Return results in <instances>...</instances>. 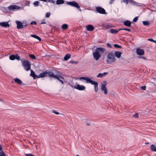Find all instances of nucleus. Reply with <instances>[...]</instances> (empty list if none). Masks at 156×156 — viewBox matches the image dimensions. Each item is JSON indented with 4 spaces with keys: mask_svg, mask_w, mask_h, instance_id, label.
Returning a JSON list of instances; mask_svg holds the SVG:
<instances>
[{
    "mask_svg": "<svg viewBox=\"0 0 156 156\" xmlns=\"http://www.w3.org/2000/svg\"><path fill=\"white\" fill-rule=\"evenodd\" d=\"M106 51V50L101 48H97L95 51L93 53V56L96 60H98L101 57V54Z\"/></svg>",
    "mask_w": 156,
    "mask_h": 156,
    "instance_id": "1",
    "label": "nucleus"
},
{
    "mask_svg": "<svg viewBox=\"0 0 156 156\" xmlns=\"http://www.w3.org/2000/svg\"><path fill=\"white\" fill-rule=\"evenodd\" d=\"M116 61L114 53L111 52L108 54L107 57L106 62L108 64H111L114 63Z\"/></svg>",
    "mask_w": 156,
    "mask_h": 156,
    "instance_id": "2",
    "label": "nucleus"
},
{
    "mask_svg": "<svg viewBox=\"0 0 156 156\" xmlns=\"http://www.w3.org/2000/svg\"><path fill=\"white\" fill-rule=\"evenodd\" d=\"M22 64L26 71H27L30 69L31 65L28 61L26 60H24L22 62Z\"/></svg>",
    "mask_w": 156,
    "mask_h": 156,
    "instance_id": "3",
    "label": "nucleus"
},
{
    "mask_svg": "<svg viewBox=\"0 0 156 156\" xmlns=\"http://www.w3.org/2000/svg\"><path fill=\"white\" fill-rule=\"evenodd\" d=\"M66 4L69 5L71 6L77 8L80 11H81V9H80V6L75 1L69 2H67Z\"/></svg>",
    "mask_w": 156,
    "mask_h": 156,
    "instance_id": "4",
    "label": "nucleus"
},
{
    "mask_svg": "<svg viewBox=\"0 0 156 156\" xmlns=\"http://www.w3.org/2000/svg\"><path fill=\"white\" fill-rule=\"evenodd\" d=\"M77 78L79 79L80 80H81L82 79L86 81V83H90L92 85L95 82V81L91 80L89 77H82Z\"/></svg>",
    "mask_w": 156,
    "mask_h": 156,
    "instance_id": "5",
    "label": "nucleus"
},
{
    "mask_svg": "<svg viewBox=\"0 0 156 156\" xmlns=\"http://www.w3.org/2000/svg\"><path fill=\"white\" fill-rule=\"evenodd\" d=\"M107 84V82L106 81H104L103 83L101 84V89L102 91H103L104 94H106L108 93V90L106 86Z\"/></svg>",
    "mask_w": 156,
    "mask_h": 156,
    "instance_id": "6",
    "label": "nucleus"
},
{
    "mask_svg": "<svg viewBox=\"0 0 156 156\" xmlns=\"http://www.w3.org/2000/svg\"><path fill=\"white\" fill-rule=\"evenodd\" d=\"M96 10L97 12L101 14H106V13L105 9L101 7H96Z\"/></svg>",
    "mask_w": 156,
    "mask_h": 156,
    "instance_id": "7",
    "label": "nucleus"
},
{
    "mask_svg": "<svg viewBox=\"0 0 156 156\" xmlns=\"http://www.w3.org/2000/svg\"><path fill=\"white\" fill-rule=\"evenodd\" d=\"M8 8L9 10L13 11L16 9H19L20 7L16 5H11L9 6Z\"/></svg>",
    "mask_w": 156,
    "mask_h": 156,
    "instance_id": "8",
    "label": "nucleus"
},
{
    "mask_svg": "<svg viewBox=\"0 0 156 156\" xmlns=\"http://www.w3.org/2000/svg\"><path fill=\"white\" fill-rule=\"evenodd\" d=\"M73 88L80 90H84L86 88L83 85H80L79 84H77L76 85L74 86Z\"/></svg>",
    "mask_w": 156,
    "mask_h": 156,
    "instance_id": "9",
    "label": "nucleus"
},
{
    "mask_svg": "<svg viewBox=\"0 0 156 156\" xmlns=\"http://www.w3.org/2000/svg\"><path fill=\"white\" fill-rule=\"evenodd\" d=\"M16 22L17 24V28L18 29L23 28V24L21 22L18 21H16Z\"/></svg>",
    "mask_w": 156,
    "mask_h": 156,
    "instance_id": "10",
    "label": "nucleus"
},
{
    "mask_svg": "<svg viewBox=\"0 0 156 156\" xmlns=\"http://www.w3.org/2000/svg\"><path fill=\"white\" fill-rule=\"evenodd\" d=\"M48 75L50 76L54 77L55 79L58 78V76H57V75H55L54 73L51 71L47 72V75Z\"/></svg>",
    "mask_w": 156,
    "mask_h": 156,
    "instance_id": "11",
    "label": "nucleus"
},
{
    "mask_svg": "<svg viewBox=\"0 0 156 156\" xmlns=\"http://www.w3.org/2000/svg\"><path fill=\"white\" fill-rule=\"evenodd\" d=\"M137 54L139 55H142L144 54V52L143 50L140 48H137L136 50Z\"/></svg>",
    "mask_w": 156,
    "mask_h": 156,
    "instance_id": "12",
    "label": "nucleus"
},
{
    "mask_svg": "<svg viewBox=\"0 0 156 156\" xmlns=\"http://www.w3.org/2000/svg\"><path fill=\"white\" fill-rule=\"evenodd\" d=\"M0 26L2 27H9V24L7 22H4L0 23Z\"/></svg>",
    "mask_w": 156,
    "mask_h": 156,
    "instance_id": "13",
    "label": "nucleus"
},
{
    "mask_svg": "<svg viewBox=\"0 0 156 156\" xmlns=\"http://www.w3.org/2000/svg\"><path fill=\"white\" fill-rule=\"evenodd\" d=\"M46 76H47V72L44 71L40 73V74L38 76V79L41 77H46Z\"/></svg>",
    "mask_w": 156,
    "mask_h": 156,
    "instance_id": "14",
    "label": "nucleus"
},
{
    "mask_svg": "<svg viewBox=\"0 0 156 156\" xmlns=\"http://www.w3.org/2000/svg\"><path fill=\"white\" fill-rule=\"evenodd\" d=\"M94 86V91L97 92H98V83L97 82L95 81V82L93 83V84H92Z\"/></svg>",
    "mask_w": 156,
    "mask_h": 156,
    "instance_id": "15",
    "label": "nucleus"
},
{
    "mask_svg": "<svg viewBox=\"0 0 156 156\" xmlns=\"http://www.w3.org/2000/svg\"><path fill=\"white\" fill-rule=\"evenodd\" d=\"M31 73L30 75L33 77L34 79H38V76L32 70H31Z\"/></svg>",
    "mask_w": 156,
    "mask_h": 156,
    "instance_id": "16",
    "label": "nucleus"
},
{
    "mask_svg": "<svg viewBox=\"0 0 156 156\" xmlns=\"http://www.w3.org/2000/svg\"><path fill=\"white\" fill-rule=\"evenodd\" d=\"M108 73V72H105L103 73H99L97 75V77L98 78H102L106 75Z\"/></svg>",
    "mask_w": 156,
    "mask_h": 156,
    "instance_id": "17",
    "label": "nucleus"
},
{
    "mask_svg": "<svg viewBox=\"0 0 156 156\" xmlns=\"http://www.w3.org/2000/svg\"><path fill=\"white\" fill-rule=\"evenodd\" d=\"M114 55L117 58H120L121 56V55L122 54L121 52L120 51H116L115 52L114 54Z\"/></svg>",
    "mask_w": 156,
    "mask_h": 156,
    "instance_id": "18",
    "label": "nucleus"
},
{
    "mask_svg": "<svg viewBox=\"0 0 156 156\" xmlns=\"http://www.w3.org/2000/svg\"><path fill=\"white\" fill-rule=\"evenodd\" d=\"M87 29L88 31H92L94 30V28L92 25H89L87 26Z\"/></svg>",
    "mask_w": 156,
    "mask_h": 156,
    "instance_id": "19",
    "label": "nucleus"
},
{
    "mask_svg": "<svg viewBox=\"0 0 156 156\" xmlns=\"http://www.w3.org/2000/svg\"><path fill=\"white\" fill-rule=\"evenodd\" d=\"M14 80L15 82L19 85H21L23 83L22 81L18 78H15L14 79Z\"/></svg>",
    "mask_w": 156,
    "mask_h": 156,
    "instance_id": "20",
    "label": "nucleus"
},
{
    "mask_svg": "<svg viewBox=\"0 0 156 156\" xmlns=\"http://www.w3.org/2000/svg\"><path fill=\"white\" fill-rule=\"evenodd\" d=\"M124 25L127 27H130L131 25V22L129 20H126L124 22Z\"/></svg>",
    "mask_w": 156,
    "mask_h": 156,
    "instance_id": "21",
    "label": "nucleus"
},
{
    "mask_svg": "<svg viewBox=\"0 0 156 156\" xmlns=\"http://www.w3.org/2000/svg\"><path fill=\"white\" fill-rule=\"evenodd\" d=\"M57 76H58V78L56 79H57L60 82H61L62 84H63L64 83L63 81L61 80V79H62L63 80L64 79V78L62 76L59 75H57Z\"/></svg>",
    "mask_w": 156,
    "mask_h": 156,
    "instance_id": "22",
    "label": "nucleus"
},
{
    "mask_svg": "<svg viewBox=\"0 0 156 156\" xmlns=\"http://www.w3.org/2000/svg\"><path fill=\"white\" fill-rule=\"evenodd\" d=\"M110 30L111 33L113 34H116L120 30H116L113 29H111Z\"/></svg>",
    "mask_w": 156,
    "mask_h": 156,
    "instance_id": "23",
    "label": "nucleus"
},
{
    "mask_svg": "<svg viewBox=\"0 0 156 156\" xmlns=\"http://www.w3.org/2000/svg\"><path fill=\"white\" fill-rule=\"evenodd\" d=\"M31 36L32 37H33L34 38H36L37 39H38L40 41H41V38L40 37H38V36H37L36 35L32 34V35H31Z\"/></svg>",
    "mask_w": 156,
    "mask_h": 156,
    "instance_id": "24",
    "label": "nucleus"
},
{
    "mask_svg": "<svg viewBox=\"0 0 156 156\" xmlns=\"http://www.w3.org/2000/svg\"><path fill=\"white\" fill-rule=\"evenodd\" d=\"M71 57V55L69 54H67L64 57V60L65 61H67L68 60L69 58H70Z\"/></svg>",
    "mask_w": 156,
    "mask_h": 156,
    "instance_id": "25",
    "label": "nucleus"
},
{
    "mask_svg": "<svg viewBox=\"0 0 156 156\" xmlns=\"http://www.w3.org/2000/svg\"><path fill=\"white\" fill-rule=\"evenodd\" d=\"M68 27V26L66 24H63L62 26V28L63 30H65L67 29Z\"/></svg>",
    "mask_w": 156,
    "mask_h": 156,
    "instance_id": "26",
    "label": "nucleus"
},
{
    "mask_svg": "<svg viewBox=\"0 0 156 156\" xmlns=\"http://www.w3.org/2000/svg\"><path fill=\"white\" fill-rule=\"evenodd\" d=\"M64 3V1L63 0H57L56 1V4L59 5L63 4Z\"/></svg>",
    "mask_w": 156,
    "mask_h": 156,
    "instance_id": "27",
    "label": "nucleus"
},
{
    "mask_svg": "<svg viewBox=\"0 0 156 156\" xmlns=\"http://www.w3.org/2000/svg\"><path fill=\"white\" fill-rule=\"evenodd\" d=\"M151 148L152 151H154L156 149V147L155 145L154 144H152L151 146Z\"/></svg>",
    "mask_w": 156,
    "mask_h": 156,
    "instance_id": "28",
    "label": "nucleus"
},
{
    "mask_svg": "<svg viewBox=\"0 0 156 156\" xmlns=\"http://www.w3.org/2000/svg\"><path fill=\"white\" fill-rule=\"evenodd\" d=\"M10 59L12 60H13L15 59V55H11L9 57Z\"/></svg>",
    "mask_w": 156,
    "mask_h": 156,
    "instance_id": "29",
    "label": "nucleus"
},
{
    "mask_svg": "<svg viewBox=\"0 0 156 156\" xmlns=\"http://www.w3.org/2000/svg\"><path fill=\"white\" fill-rule=\"evenodd\" d=\"M104 26L107 28H110L112 27V26L111 25L108 24H105Z\"/></svg>",
    "mask_w": 156,
    "mask_h": 156,
    "instance_id": "30",
    "label": "nucleus"
},
{
    "mask_svg": "<svg viewBox=\"0 0 156 156\" xmlns=\"http://www.w3.org/2000/svg\"><path fill=\"white\" fill-rule=\"evenodd\" d=\"M143 24L145 26H148L149 25V23L147 21H143Z\"/></svg>",
    "mask_w": 156,
    "mask_h": 156,
    "instance_id": "31",
    "label": "nucleus"
},
{
    "mask_svg": "<svg viewBox=\"0 0 156 156\" xmlns=\"http://www.w3.org/2000/svg\"><path fill=\"white\" fill-rule=\"evenodd\" d=\"M29 56L31 58L34 59L36 58L35 56L33 54H29Z\"/></svg>",
    "mask_w": 156,
    "mask_h": 156,
    "instance_id": "32",
    "label": "nucleus"
},
{
    "mask_svg": "<svg viewBox=\"0 0 156 156\" xmlns=\"http://www.w3.org/2000/svg\"><path fill=\"white\" fill-rule=\"evenodd\" d=\"M51 15V13L50 12H47L45 15V16L46 18H49Z\"/></svg>",
    "mask_w": 156,
    "mask_h": 156,
    "instance_id": "33",
    "label": "nucleus"
},
{
    "mask_svg": "<svg viewBox=\"0 0 156 156\" xmlns=\"http://www.w3.org/2000/svg\"><path fill=\"white\" fill-rule=\"evenodd\" d=\"M15 59H16L17 60H20V57L18 55V54H16L15 55Z\"/></svg>",
    "mask_w": 156,
    "mask_h": 156,
    "instance_id": "34",
    "label": "nucleus"
},
{
    "mask_svg": "<svg viewBox=\"0 0 156 156\" xmlns=\"http://www.w3.org/2000/svg\"><path fill=\"white\" fill-rule=\"evenodd\" d=\"M39 4V2L38 1H35L34 3V5L35 6H38Z\"/></svg>",
    "mask_w": 156,
    "mask_h": 156,
    "instance_id": "35",
    "label": "nucleus"
},
{
    "mask_svg": "<svg viewBox=\"0 0 156 156\" xmlns=\"http://www.w3.org/2000/svg\"><path fill=\"white\" fill-rule=\"evenodd\" d=\"M115 47L116 48H121V46L117 44H115L114 45Z\"/></svg>",
    "mask_w": 156,
    "mask_h": 156,
    "instance_id": "36",
    "label": "nucleus"
},
{
    "mask_svg": "<svg viewBox=\"0 0 156 156\" xmlns=\"http://www.w3.org/2000/svg\"><path fill=\"white\" fill-rule=\"evenodd\" d=\"M0 156H6L4 152L2 151L0 152Z\"/></svg>",
    "mask_w": 156,
    "mask_h": 156,
    "instance_id": "37",
    "label": "nucleus"
},
{
    "mask_svg": "<svg viewBox=\"0 0 156 156\" xmlns=\"http://www.w3.org/2000/svg\"><path fill=\"white\" fill-rule=\"evenodd\" d=\"M126 30L129 31H131V30L129 29H127V28H121L119 29V30Z\"/></svg>",
    "mask_w": 156,
    "mask_h": 156,
    "instance_id": "38",
    "label": "nucleus"
},
{
    "mask_svg": "<svg viewBox=\"0 0 156 156\" xmlns=\"http://www.w3.org/2000/svg\"><path fill=\"white\" fill-rule=\"evenodd\" d=\"M54 73H55L56 75H60L61 74V73L60 72H59L57 70H55Z\"/></svg>",
    "mask_w": 156,
    "mask_h": 156,
    "instance_id": "39",
    "label": "nucleus"
},
{
    "mask_svg": "<svg viewBox=\"0 0 156 156\" xmlns=\"http://www.w3.org/2000/svg\"><path fill=\"white\" fill-rule=\"evenodd\" d=\"M134 5L137 6H142L143 4L136 2V3H135Z\"/></svg>",
    "mask_w": 156,
    "mask_h": 156,
    "instance_id": "40",
    "label": "nucleus"
},
{
    "mask_svg": "<svg viewBox=\"0 0 156 156\" xmlns=\"http://www.w3.org/2000/svg\"><path fill=\"white\" fill-rule=\"evenodd\" d=\"M138 19V17H135L133 19V22H136L137 21Z\"/></svg>",
    "mask_w": 156,
    "mask_h": 156,
    "instance_id": "41",
    "label": "nucleus"
},
{
    "mask_svg": "<svg viewBox=\"0 0 156 156\" xmlns=\"http://www.w3.org/2000/svg\"><path fill=\"white\" fill-rule=\"evenodd\" d=\"M128 2H129L130 3H133L134 4H135V3H136V2L133 0H128Z\"/></svg>",
    "mask_w": 156,
    "mask_h": 156,
    "instance_id": "42",
    "label": "nucleus"
},
{
    "mask_svg": "<svg viewBox=\"0 0 156 156\" xmlns=\"http://www.w3.org/2000/svg\"><path fill=\"white\" fill-rule=\"evenodd\" d=\"M133 116L135 118H138V113H136L135 114L133 115Z\"/></svg>",
    "mask_w": 156,
    "mask_h": 156,
    "instance_id": "43",
    "label": "nucleus"
},
{
    "mask_svg": "<svg viewBox=\"0 0 156 156\" xmlns=\"http://www.w3.org/2000/svg\"><path fill=\"white\" fill-rule=\"evenodd\" d=\"M52 112L55 114H57V115H58L59 114V113L58 112H57L55 110H52Z\"/></svg>",
    "mask_w": 156,
    "mask_h": 156,
    "instance_id": "44",
    "label": "nucleus"
},
{
    "mask_svg": "<svg viewBox=\"0 0 156 156\" xmlns=\"http://www.w3.org/2000/svg\"><path fill=\"white\" fill-rule=\"evenodd\" d=\"M70 63H78V62L76 61V62H75L74 61H73V60H72V61H70Z\"/></svg>",
    "mask_w": 156,
    "mask_h": 156,
    "instance_id": "45",
    "label": "nucleus"
},
{
    "mask_svg": "<svg viewBox=\"0 0 156 156\" xmlns=\"http://www.w3.org/2000/svg\"><path fill=\"white\" fill-rule=\"evenodd\" d=\"M37 24V22L35 21H33L31 22L30 24L31 25H36Z\"/></svg>",
    "mask_w": 156,
    "mask_h": 156,
    "instance_id": "46",
    "label": "nucleus"
},
{
    "mask_svg": "<svg viewBox=\"0 0 156 156\" xmlns=\"http://www.w3.org/2000/svg\"><path fill=\"white\" fill-rule=\"evenodd\" d=\"M148 41L153 42L155 43V42L156 41H154L153 39H151V38L148 39Z\"/></svg>",
    "mask_w": 156,
    "mask_h": 156,
    "instance_id": "47",
    "label": "nucleus"
},
{
    "mask_svg": "<svg viewBox=\"0 0 156 156\" xmlns=\"http://www.w3.org/2000/svg\"><path fill=\"white\" fill-rule=\"evenodd\" d=\"M122 2L126 4H127L128 2V0H122Z\"/></svg>",
    "mask_w": 156,
    "mask_h": 156,
    "instance_id": "48",
    "label": "nucleus"
},
{
    "mask_svg": "<svg viewBox=\"0 0 156 156\" xmlns=\"http://www.w3.org/2000/svg\"><path fill=\"white\" fill-rule=\"evenodd\" d=\"M141 88L144 90H145L146 89V86H142L141 87Z\"/></svg>",
    "mask_w": 156,
    "mask_h": 156,
    "instance_id": "49",
    "label": "nucleus"
},
{
    "mask_svg": "<svg viewBox=\"0 0 156 156\" xmlns=\"http://www.w3.org/2000/svg\"><path fill=\"white\" fill-rule=\"evenodd\" d=\"M106 45L108 47H109V48H111L112 47V46H111L110 45V44L108 43L106 44Z\"/></svg>",
    "mask_w": 156,
    "mask_h": 156,
    "instance_id": "50",
    "label": "nucleus"
},
{
    "mask_svg": "<svg viewBox=\"0 0 156 156\" xmlns=\"http://www.w3.org/2000/svg\"><path fill=\"white\" fill-rule=\"evenodd\" d=\"M114 1V0H111L109 2V3L110 4H112Z\"/></svg>",
    "mask_w": 156,
    "mask_h": 156,
    "instance_id": "51",
    "label": "nucleus"
},
{
    "mask_svg": "<svg viewBox=\"0 0 156 156\" xmlns=\"http://www.w3.org/2000/svg\"><path fill=\"white\" fill-rule=\"evenodd\" d=\"M23 24H24L23 25V27H26L27 26V24H26V23H23Z\"/></svg>",
    "mask_w": 156,
    "mask_h": 156,
    "instance_id": "52",
    "label": "nucleus"
},
{
    "mask_svg": "<svg viewBox=\"0 0 156 156\" xmlns=\"http://www.w3.org/2000/svg\"><path fill=\"white\" fill-rule=\"evenodd\" d=\"M46 23L44 20H43L41 23V24H45Z\"/></svg>",
    "mask_w": 156,
    "mask_h": 156,
    "instance_id": "53",
    "label": "nucleus"
},
{
    "mask_svg": "<svg viewBox=\"0 0 156 156\" xmlns=\"http://www.w3.org/2000/svg\"><path fill=\"white\" fill-rule=\"evenodd\" d=\"M2 146L0 144V151H1L2 150Z\"/></svg>",
    "mask_w": 156,
    "mask_h": 156,
    "instance_id": "54",
    "label": "nucleus"
},
{
    "mask_svg": "<svg viewBox=\"0 0 156 156\" xmlns=\"http://www.w3.org/2000/svg\"><path fill=\"white\" fill-rule=\"evenodd\" d=\"M69 85H70V86L72 87H73H73H74V86H72V85H71L70 84V83H69Z\"/></svg>",
    "mask_w": 156,
    "mask_h": 156,
    "instance_id": "55",
    "label": "nucleus"
},
{
    "mask_svg": "<svg viewBox=\"0 0 156 156\" xmlns=\"http://www.w3.org/2000/svg\"><path fill=\"white\" fill-rule=\"evenodd\" d=\"M142 58L144 59H146V58H145L144 57H142Z\"/></svg>",
    "mask_w": 156,
    "mask_h": 156,
    "instance_id": "56",
    "label": "nucleus"
},
{
    "mask_svg": "<svg viewBox=\"0 0 156 156\" xmlns=\"http://www.w3.org/2000/svg\"><path fill=\"white\" fill-rule=\"evenodd\" d=\"M0 101L2 102L3 101V100L2 99L0 98Z\"/></svg>",
    "mask_w": 156,
    "mask_h": 156,
    "instance_id": "57",
    "label": "nucleus"
},
{
    "mask_svg": "<svg viewBox=\"0 0 156 156\" xmlns=\"http://www.w3.org/2000/svg\"><path fill=\"white\" fill-rule=\"evenodd\" d=\"M87 126H90V124L89 123H87Z\"/></svg>",
    "mask_w": 156,
    "mask_h": 156,
    "instance_id": "58",
    "label": "nucleus"
},
{
    "mask_svg": "<svg viewBox=\"0 0 156 156\" xmlns=\"http://www.w3.org/2000/svg\"><path fill=\"white\" fill-rule=\"evenodd\" d=\"M148 143H147V144H148Z\"/></svg>",
    "mask_w": 156,
    "mask_h": 156,
    "instance_id": "59",
    "label": "nucleus"
}]
</instances>
